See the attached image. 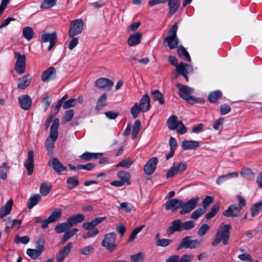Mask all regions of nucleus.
I'll return each mask as SVG.
<instances>
[{
    "label": "nucleus",
    "mask_w": 262,
    "mask_h": 262,
    "mask_svg": "<svg viewBox=\"0 0 262 262\" xmlns=\"http://www.w3.org/2000/svg\"><path fill=\"white\" fill-rule=\"evenodd\" d=\"M230 225L222 223L217 229L215 237L212 242V246H216L221 242L224 245H227L230 236Z\"/></svg>",
    "instance_id": "obj_1"
},
{
    "label": "nucleus",
    "mask_w": 262,
    "mask_h": 262,
    "mask_svg": "<svg viewBox=\"0 0 262 262\" xmlns=\"http://www.w3.org/2000/svg\"><path fill=\"white\" fill-rule=\"evenodd\" d=\"M176 87L179 89L178 94L181 98L190 103L197 101L196 98L190 95L194 92L193 89L179 83L176 84Z\"/></svg>",
    "instance_id": "obj_2"
},
{
    "label": "nucleus",
    "mask_w": 262,
    "mask_h": 262,
    "mask_svg": "<svg viewBox=\"0 0 262 262\" xmlns=\"http://www.w3.org/2000/svg\"><path fill=\"white\" fill-rule=\"evenodd\" d=\"M116 234L115 232H112L105 234L102 241L101 246L112 252L116 248Z\"/></svg>",
    "instance_id": "obj_3"
},
{
    "label": "nucleus",
    "mask_w": 262,
    "mask_h": 262,
    "mask_svg": "<svg viewBox=\"0 0 262 262\" xmlns=\"http://www.w3.org/2000/svg\"><path fill=\"white\" fill-rule=\"evenodd\" d=\"M168 127L170 130H173L177 129L178 133L180 135H183L186 133L187 128L184 126L182 121H178L177 117L171 116L167 121Z\"/></svg>",
    "instance_id": "obj_4"
},
{
    "label": "nucleus",
    "mask_w": 262,
    "mask_h": 262,
    "mask_svg": "<svg viewBox=\"0 0 262 262\" xmlns=\"http://www.w3.org/2000/svg\"><path fill=\"white\" fill-rule=\"evenodd\" d=\"M83 27V21L81 19H75L71 23L69 31V35L70 37H74L81 33Z\"/></svg>",
    "instance_id": "obj_5"
},
{
    "label": "nucleus",
    "mask_w": 262,
    "mask_h": 262,
    "mask_svg": "<svg viewBox=\"0 0 262 262\" xmlns=\"http://www.w3.org/2000/svg\"><path fill=\"white\" fill-rule=\"evenodd\" d=\"M15 55L17 58V60L15 65V69L16 72L19 74L24 73L26 70V56L21 55L18 52H15Z\"/></svg>",
    "instance_id": "obj_6"
},
{
    "label": "nucleus",
    "mask_w": 262,
    "mask_h": 262,
    "mask_svg": "<svg viewBox=\"0 0 262 262\" xmlns=\"http://www.w3.org/2000/svg\"><path fill=\"white\" fill-rule=\"evenodd\" d=\"M199 198L198 197L193 198L188 201L186 203H184L182 200V204L181 205V214H185L190 212L192 210L196 205Z\"/></svg>",
    "instance_id": "obj_7"
},
{
    "label": "nucleus",
    "mask_w": 262,
    "mask_h": 262,
    "mask_svg": "<svg viewBox=\"0 0 262 262\" xmlns=\"http://www.w3.org/2000/svg\"><path fill=\"white\" fill-rule=\"evenodd\" d=\"M176 71L178 74L182 75L185 81L188 82L187 74L192 71V68L190 64L181 62L177 66Z\"/></svg>",
    "instance_id": "obj_8"
},
{
    "label": "nucleus",
    "mask_w": 262,
    "mask_h": 262,
    "mask_svg": "<svg viewBox=\"0 0 262 262\" xmlns=\"http://www.w3.org/2000/svg\"><path fill=\"white\" fill-rule=\"evenodd\" d=\"M34 153L33 151L32 150H29L28 153L27 159L24 163V166L27 169L28 175H31L33 172L34 166Z\"/></svg>",
    "instance_id": "obj_9"
},
{
    "label": "nucleus",
    "mask_w": 262,
    "mask_h": 262,
    "mask_svg": "<svg viewBox=\"0 0 262 262\" xmlns=\"http://www.w3.org/2000/svg\"><path fill=\"white\" fill-rule=\"evenodd\" d=\"M158 160L156 157L150 158L144 166V171L147 175H150L154 173L156 168Z\"/></svg>",
    "instance_id": "obj_10"
},
{
    "label": "nucleus",
    "mask_w": 262,
    "mask_h": 262,
    "mask_svg": "<svg viewBox=\"0 0 262 262\" xmlns=\"http://www.w3.org/2000/svg\"><path fill=\"white\" fill-rule=\"evenodd\" d=\"M72 248V243H69L61 250H60L56 255V260L58 262L62 261L70 254Z\"/></svg>",
    "instance_id": "obj_11"
},
{
    "label": "nucleus",
    "mask_w": 262,
    "mask_h": 262,
    "mask_svg": "<svg viewBox=\"0 0 262 262\" xmlns=\"http://www.w3.org/2000/svg\"><path fill=\"white\" fill-rule=\"evenodd\" d=\"M41 40L44 42H50V45L48 47V50H51L56 42V34L55 32H53L52 33H43L41 35Z\"/></svg>",
    "instance_id": "obj_12"
},
{
    "label": "nucleus",
    "mask_w": 262,
    "mask_h": 262,
    "mask_svg": "<svg viewBox=\"0 0 262 262\" xmlns=\"http://www.w3.org/2000/svg\"><path fill=\"white\" fill-rule=\"evenodd\" d=\"M50 165L58 174H60L61 172L67 170V167L64 166L56 158H53L50 160Z\"/></svg>",
    "instance_id": "obj_13"
},
{
    "label": "nucleus",
    "mask_w": 262,
    "mask_h": 262,
    "mask_svg": "<svg viewBox=\"0 0 262 262\" xmlns=\"http://www.w3.org/2000/svg\"><path fill=\"white\" fill-rule=\"evenodd\" d=\"M182 204V200L178 199H172L165 203V209L166 210H171L172 212H174L178 209L181 207Z\"/></svg>",
    "instance_id": "obj_14"
},
{
    "label": "nucleus",
    "mask_w": 262,
    "mask_h": 262,
    "mask_svg": "<svg viewBox=\"0 0 262 262\" xmlns=\"http://www.w3.org/2000/svg\"><path fill=\"white\" fill-rule=\"evenodd\" d=\"M241 210V207H238L237 205H231L224 211L223 215L227 217L237 216L240 214Z\"/></svg>",
    "instance_id": "obj_15"
},
{
    "label": "nucleus",
    "mask_w": 262,
    "mask_h": 262,
    "mask_svg": "<svg viewBox=\"0 0 262 262\" xmlns=\"http://www.w3.org/2000/svg\"><path fill=\"white\" fill-rule=\"evenodd\" d=\"M55 76L56 70L54 67H51L42 73L41 79L43 82H48L54 79Z\"/></svg>",
    "instance_id": "obj_16"
},
{
    "label": "nucleus",
    "mask_w": 262,
    "mask_h": 262,
    "mask_svg": "<svg viewBox=\"0 0 262 262\" xmlns=\"http://www.w3.org/2000/svg\"><path fill=\"white\" fill-rule=\"evenodd\" d=\"M113 84V81L106 78H99L95 82L96 86L102 89L110 90Z\"/></svg>",
    "instance_id": "obj_17"
},
{
    "label": "nucleus",
    "mask_w": 262,
    "mask_h": 262,
    "mask_svg": "<svg viewBox=\"0 0 262 262\" xmlns=\"http://www.w3.org/2000/svg\"><path fill=\"white\" fill-rule=\"evenodd\" d=\"M59 125V119L58 118L55 119L50 128V136L48 138H50L51 140L53 141L57 140L58 136V128Z\"/></svg>",
    "instance_id": "obj_18"
},
{
    "label": "nucleus",
    "mask_w": 262,
    "mask_h": 262,
    "mask_svg": "<svg viewBox=\"0 0 262 262\" xmlns=\"http://www.w3.org/2000/svg\"><path fill=\"white\" fill-rule=\"evenodd\" d=\"M18 101L20 106L24 110H28L32 104V99L28 95L20 96Z\"/></svg>",
    "instance_id": "obj_19"
},
{
    "label": "nucleus",
    "mask_w": 262,
    "mask_h": 262,
    "mask_svg": "<svg viewBox=\"0 0 262 262\" xmlns=\"http://www.w3.org/2000/svg\"><path fill=\"white\" fill-rule=\"evenodd\" d=\"M168 15L172 16L177 12L181 4V0H168Z\"/></svg>",
    "instance_id": "obj_20"
},
{
    "label": "nucleus",
    "mask_w": 262,
    "mask_h": 262,
    "mask_svg": "<svg viewBox=\"0 0 262 262\" xmlns=\"http://www.w3.org/2000/svg\"><path fill=\"white\" fill-rule=\"evenodd\" d=\"M182 222L180 220H176L172 222L171 225L167 230V234L169 235L174 232L182 231Z\"/></svg>",
    "instance_id": "obj_21"
},
{
    "label": "nucleus",
    "mask_w": 262,
    "mask_h": 262,
    "mask_svg": "<svg viewBox=\"0 0 262 262\" xmlns=\"http://www.w3.org/2000/svg\"><path fill=\"white\" fill-rule=\"evenodd\" d=\"M105 219V217H97L91 222H85L82 224V228L85 230H90L92 227H95L99 224L102 222Z\"/></svg>",
    "instance_id": "obj_22"
},
{
    "label": "nucleus",
    "mask_w": 262,
    "mask_h": 262,
    "mask_svg": "<svg viewBox=\"0 0 262 262\" xmlns=\"http://www.w3.org/2000/svg\"><path fill=\"white\" fill-rule=\"evenodd\" d=\"M139 106L143 113L147 112L150 107V98L147 94L144 95L141 99Z\"/></svg>",
    "instance_id": "obj_23"
},
{
    "label": "nucleus",
    "mask_w": 262,
    "mask_h": 262,
    "mask_svg": "<svg viewBox=\"0 0 262 262\" xmlns=\"http://www.w3.org/2000/svg\"><path fill=\"white\" fill-rule=\"evenodd\" d=\"M13 204V201L12 199L9 200L6 204L2 207L0 209V217L3 218L5 216L9 214L11 210Z\"/></svg>",
    "instance_id": "obj_24"
},
{
    "label": "nucleus",
    "mask_w": 262,
    "mask_h": 262,
    "mask_svg": "<svg viewBox=\"0 0 262 262\" xmlns=\"http://www.w3.org/2000/svg\"><path fill=\"white\" fill-rule=\"evenodd\" d=\"M85 219L84 215L79 213L69 217L67 220L70 227L82 222Z\"/></svg>",
    "instance_id": "obj_25"
},
{
    "label": "nucleus",
    "mask_w": 262,
    "mask_h": 262,
    "mask_svg": "<svg viewBox=\"0 0 262 262\" xmlns=\"http://www.w3.org/2000/svg\"><path fill=\"white\" fill-rule=\"evenodd\" d=\"M142 37V34L138 32L131 35L128 38L127 42L128 45L129 46L138 45L141 42Z\"/></svg>",
    "instance_id": "obj_26"
},
{
    "label": "nucleus",
    "mask_w": 262,
    "mask_h": 262,
    "mask_svg": "<svg viewBox=\"0 0 262 262\" xmlns=\"http://www.w3.org/2000/svg\"><path fill=\"white\" fill-rule=\"evenodd\" d=\"M31 80V77L29 75H25L22 78H19L17 80V87L18 89H25L30 84Z\"/></svg>",
    "instance_id": "obj_27"
},
{
    "label": "nucleus",
    "mask_w": 262,
    "mask_h": 262,
    "mask_svg": "<svg viewBox=\"0 0 262 262\" xmlns=\"http://www.w3.org/2000/svg\"><path fill=\"white\" fill-rule=\"evenodd\" d=\"M182 147L184 150L194 149L200 146L199 142L193 140H184L182 142Z\"/></svg>",
    "instance_id": "obj_28"
},
{
    "label": "nucleus",
    "mask_w": 262,
    "mask_h": 262,
    "mask_svg": "<svg viewBox=\"0 0 262 262\" xmlns=\"http://www.w3.org/2000/svg\"><path fill=\"white\" fill-rule=\"evenodd\" d=\"M117 176L124 184L128 185L130 184V174L128 171L125 170L119 171L118 172Z\"/></svg>",
    "instance_id": "obj_29"
},
{
    "label": "nucleus",
    "mask_w": 262,
    "mask_h": 262,
    "mask_svg": "<svg viewBox=\"0 0 262 262\" xmlns=\"http://www.w3.org/2000/svg\"><path fill=\"white\" fill-rule=\"evenodd\" d=\"M238 177V173L237 172H232L228 174L223 175L219 177L216 180V183L218 185H220L222 182L227 180L233 178H237Z\"/></svg>",
    "instance_id": "obj_30"
},
{
    "label": "nucleus",
    "mask_w": 262,
    "mask_h": 262,
    "mask_svg": "<svg viewBox=\"0 0 262 262\" xmlns=\"http://www.w3.org/2000/svg\"><path fill=\"white\" fill-rule=\"evenodd\" d=\"M240 173L245 179L248 181L253 180L255 178V174L251 169L248 168H243Z\"/></svg>",
    "instance_id": "obj_31"
},
{
    "label": "nucleus",
    "mask_w": 262,
    "mask_h": 262,
    "mask_svg": "<svg viewBox=\"0 0 262 262\" xmlns=\"http://www.w3.org/2000/svg\"><path fill=\"white\" fill-rule=\"evenodd\" d=\"M67 187L69 189H72L77 187L79 184V180L76 176H72L67 178Z\"/></svg>",
    "instance_id": "obj_32"
},
{
    "label": "nucleus",
    "mask_w": 262,
    "mask_h": 262,
    "mask_svg": "<svg viewBox=\"0 0 262 262\" xmlns=\"http://www.w3.org/2000/svg\"><path fill=\"white\" fill-rule=\"evenodd\" d=\"M107 94L103 93L97 100L96 110L100 111L102 110L106 104Z\"/></svg>",
    "instance_id": "obj_33"
},
{
    "label": "nucleus",
    "mask_w": 262,
    "mask_h": 262,
    "mask_svg": "<svg viewBox=\"0 0 262 262\" xmlns=\"http://www.w3.org/2000/svg\"><path fill=\"white\" fill-rule=\"evenodd\" d=\"M102 155V154L101 153L85 152L80 156V158L82 160L88 161L98 159Z\"/></svg>",
    "instance_id": "obj_34"
},
{
    "label": "nucleus",
    "mask_w": 262,
    "mask_h": 262,
    "mask_svg": "<svg viewBox=\"0 0 262 262\" xmlns=\"http://www.w3.org/2000/svg\"><path fill=\"white\" fill-rule=\"evenodd\" d=\"M62 212L60 208H56L48 217L51 222L54 223L57 221L61 216Z\"/></svg>",
    "instance_id": "obj_35"
},
{
    "label": "nucleus",
    "mask_w": 262,
    "mask_h": 262,
    "mask_svg": "<svg viewBox=\"0 0 262 262\" xmlns=\"http://www.w3.org/2000/svg\"><path fill=\"white\" fill-rule=\"evenodd\" d=\"M165 41L167 43V46L171 49H174L178 47L179 39L177 37L167 36L165 38Z\"/></svg>",
    "instance_id": "obj_36"
},
{
    "label": "nucleus",
    "mask_w": 262,
    "mask_h": 262,
    "mask_svg": "<svg viewBox=\"0 0 262 262\" xmlns=\"http://www.w3.org/2000/svg\"><path fill=\"white\" fill-rule=\"evenodd\" d=\"M262 209V200L252 205L251 208V214L253 217L257 216Z\"/></svg>",
    "instance_id": "obj_37"
},
{
    "label": "nucleus",
    "mask_w": 262,
    "mask_h": 262,
    "mask_svg": "<svg viewBox=\"0 0 262 262\" xmlns=\"http://www.w3.org/2000/svg\"><path fill=\"white\" fill-rule=\"evenodd\" d=\"M23 34L27 40H30L33 38L34 32L32 28L25 27L23 30Z\"/></svg>",
    "instance_id": "obj_38"
},
{
    "label": "nucleus",
    "mask_w": 262,
    "mask_h": 262,
    "mask_svg": "<svg viewBox=\"0 0 262 262\" xmlns=\"http://www.w3.org/2000/svg\"><path fill=\"white\" fill-rule=\"evenodd\" d=\"M179 55L185 61H190L191 59L188 52L183 47L180 46L177 50Z\"/></svg>",
    "instance_id": "obj_39"
},
{
    "label": "nucleus",
    "mask_w": 262,
    "mask_h": 262,
    "mask_svg": "<svg viewBox=\"0 0 262 262\" xmlns=\"http://www.w3.org/2000/svg\"><path fill=\"white\" fill-rule=\"evenodd\" d=\"M70 228L71 227L67 221L66 222L57 224L55 228V230L58 233H61Z\"/></svg>",
    "instance_id": "obj_40"
},
{
    "label": "nucleus",
    "mask_w": 262,
    "mask_h": 262,
    "mask_svg": "<svg viewBox=\"0 0 262 262\" xmlns=\"http://www.w3.org/2000/svg\"><path fill=\"white\" fill-rule=\"evenodd\" d=\"M26 253L32 259H35L41 255L42 252L36 249H28Z\"/></svg>",
    "instance_id": "obj_41"
},
{
    "label": "nucleus",
    "mask_w": 262,
    "mask_h": 262,
    "mask_svg": "<svg viewBox=\"0 0 262 262\" xmlns=\"http://www.w3.org/2000/svg\"><path fill=\"white\" fill-rule=\"evenodd\" d=\"M78 229L77 228H73L68 231L64 232L62 238V243H64L68 241L72 236H74L77 232Z\"/></svg>",
    "instance_id": "obj_42"
},
{
    "label": "nucleus",
    "mask_w": 262,
    "mask_h": 262,
    "mask_svg": "<svg viewBox=\"0 0 262 262\" xmlns=\"http://www.w3.org/2000/svg\"><path fill=\"white\" fill-rule=\"evenodd\" d=\"M145 227L144 225H141L136 228H135L130 233L129 238L128 242H133L135 240V239L137 237L138 234Z\"/></svg>",
    "instance_id": "obj_43"
},
{
    "label": "nucleus",
    "mask_w": 262,
    "mask_h": 262,
    "mask_svg": "<svg viewBox=\"0 0 262 262\" xmlns=\"http://www.w3.org/2000/svg\"><path fill=\"white\" fill-rule=\"evenodd\" d=\"M151 96L154 99L158 100L160 104H162L164 103V99L163 98L162 93L159 90H154L151 91Z\"/></svg>",
    "instance_id": "obj_44"
},
{
    "label": "nucleus",
    "mask_w": 262,
    "mask_h": 262,
    "mask_svg": "<svg viewBox=\"0 0 262 262\" xmlns=\"http://www.w3.org/2000/svg\"><path fill=\"white\" fill-rule=\"evenodd\" d=\"M41 197L39 194H35L32 196L28 201V208L32 209L40 200Z\"/></svg>",
    "instance_id": "obj_45"
},
{
    "label": "nucleus",
    "mask_w": 262,
    "mask_h": 262,
    "mask_svg": "<svg viewBox=\"0 0 262 262\" xmlns=\"http://www.w3.org/2000/svg\"><path fill=\"white\" fill-rule=\"evenodd\" d=\"M144 258L145 255L141 252L131 255L130 256V260L133 262H143Z\"/></svg>",
    "instance_id": "obj_46"
},
{
    "label": "nucleus",
    "mask_w": 262,
    "mask_h": 262,
    "mask_svg": "<svg viewBox=\"0 0 262 262\" xmlns=\"http://www.w3.org/2000/svg\"><path fill=\"white\" fill-rule=\"evenodd\" d=\"M132 209V205L127 202H123L118 207V210L120 212H129Z\"/></svg>",
    "instance_id": "obj_47"
},
{
    "label": "nucleus",
    "mask_w": 262,
    "mask_h": 262,
    "mask_svg": "<svg viewBox=\"0 0 262 262\" xmlns=\"http://www.w3.org/2000/svg\"><path fill=\"white\" fill-rule=\"evenodd\" d=\"M57 2V0H44L40 5V8L48 9L54 7Z\"/></svg>",
    "instance_id": "obj_48"
},
{
    "label": "nucleus",
    "mask_w": 262,
    "mask_h": 262,
    "mask_svg": "<svg viewBox=\"0 0 262 262\" xmlns=\"http://www.w3.org/2000/svg\"><path fill=\"white\" fill-rule=\"evenodd\" d=\"M141 108L139 106V103H135L130 108V113L134 119H136L140 112L141 111Z\"/></svg>",
    "instance_id": "obj_49"
},
{
    "label": "nucleus",
    "mask_w": 262,
    "mask_h": 262,
    "mask_svg": "<svg viewBox=\"0 0 262 262\" xmlns=\"http://www.w3.org/2000/svg\"><path fill=\"white\" fill-rule=\"evenodd\" d=\"M140 126L141 123L140 121H135L133 127V130L132 133V138L133 139H135L137 137V136L140 130Z\"/></svg>",
    "instance_id": "obj_50"
},
{
    "label": "nucleus",
    "mask_w": 262,
    "mask_h": 262,
    "mask_svg": "<svg viewBox=\"0 0 262 262\" xmlns=\"http://www.w3.org/2000/svg\"><path fill=\"white\" fill-rule=\"evenodd\" d=\"M222 95L220 91L217 90L211 92L208 96V99L211 102L216 101Z\"/></svg>",
    "instance_id": "obj_51"
},
{
    "label": "nucleus",
    "mask_w": 262,
    "mask_h": 262,
    "mask_svg": "<svg viewBox=\"0 0 262 262\" xmlns=\"http://www.w3.org/2000/svg\"><path fill=\"white\" fill-rule=\"evenodd\" d=\"M51 189V186L47 183H42L40 187V192L43 195H46L49 193Z\"/></svg>",
    "instance_id": "obj_52"
},
{
    "label": "nucleus",
    "mask_w": 262,
    "mask_h": 262,
    "mask_svg": "<svg viewBox=\"0 0 262 262\" xmlns=\"http://www.w3.org/2000/svg\"><path fill=\"white\" fill-rule=\"evenodd\" d=\"M88 230L86 234L83 235L84 239L95 237L99 233V230L95 227H92L91 229Z\"/></svg>",
    "instance_id": "obj_53"
},
{
    "label": "nucleus",
    "mask_w": 262,
    "mask_h": 262,
    "mask_svg": "<svg viewBox=\"0 0 262 262\" xmlns=\"http://www.w3.org/2000/svg\"><path fill=\"white\" fill-rule=\"evenodd\" d=\"M206 211L205 208H200L194 211L191 215V218L194 220H197Z\"/></svg>",
    "instance_id": "obj_54"
},
{
    "label": "nucleus",
    "mask_w": 262,
    "mask_h": 262,
    "mask_svg": "<svg viewBox=\"0 0 262 262\" xmlns=\"http://www.w3.org/2000/svg\"><path fill=\"white\" fill-rule=\"evenodd\" d=\"M190 237L189 236H186L183 238L177 249L179 250L182 248H188V246L190 245L189 243L190 242Z\"/></svg>",
    "instance_id": "obj_55"
},
{
    "label": "nucleus",
    "mask_w": 262,
    "mask_h": 262,
    "mask_svg": "<svg viewBox=\"0 0 262 262\" xmlns=\"http://www.w3.org/2000/svg\"><path fill=\"white\" fill-rule=\"evenodd\" d=\"M219 209V206L218 205H215L212 206L211 210L206 214V218L207 219H211L215 216L217 212Z\"/></svg>",
    "instance_id": "obj_56"
},
{
    "label": "nucleus",
    "mask_w": 262,
    "mask_h": 262,
    "mask_svg": "<svg viewBox=\"0 0 262 262\" xmlns=\"http://www.w3.org/2000/svg\"><path fill=\"white\" fill-rule=\"evenodd\" d=\"M94 248L91 245L87 246L80 249L81 254L87 256L94 252Z\"/></svg>",
    "instance_id": "obj_57"
},
{
    "label": "nucleus",
    "mask_w": 262,
    "mask_h": 262,
    "mask_svg": "<svg viewBox=\"0 0 262 262\" xmlns=\"http://www.w3.org/2000/svg\"><path fill=\"white\" fill-rule=\"evenodd\" d=\"M8 166L6 163H3L2 166L0 167V178L5 180L7 178V172L8 171Z\"/></svg>",
    "instance_id": "obj_58"
},
{
    "label": "nucleus",
    "mask_w": 262,
    "mask_h": 262,
    "mask_svg": "<svg viewBox=\"0 0 262 262\" xmlns=\"http://www.w3.org/2000/svg\"><path fill=\"white\" fill-rule=\"evenodd\" d=\"M76 104V99L75 98H71L69 99V100L66 101L63 105V108L64 110H67L68 108H69L71 107H73L75 106Z\"/></svg>",
    "instance_id": "obj_59"
},
{
    "label": "nucleus",
    "mask_w": 262,
    "mask_h": 262,
    "mask_svg": "<svg viewBox=\"0 0 262 262\" xmlns=\"http://www.w3.org/2000/svg\"><path fill=\"white\" fill-rule=\"evenodd\" d=\"M45 241L42 238H38L35 242L36 249L42 252L45 250Z\"/></svg>",
    "instance_id": "obj_60"
},
{
    "label": "nucleus",
    "mask_w": 262,
    "mask_h": 262,
    "mask_svg": "<svg viewBox=\"0 0 262 262\" xmlns=\"http://www.w3.org/2000/svg\"><path fill=\"white\" fill-rule=\"evenodd\" d=\"M55 141L51 140L50 138H47L46 143V147L48 151V154H51L52 153L53 148L54 146V142Z\"/></svg>",
    "instance_id": "obj_61"
},
{
    "label": "nucleus",
    "mask_w": 262,
    "mask_h": 262,
    "mask_svg": "<svg viewBox=\"0 0 262 262\" xmlns=\"http://www.w3.org/2000/svg\"><path fill=\"white\" fill-rule=\"evenodd\" d=\"M133 164V161L129 158L124 159L121 162L119 163L116 167H123L125 168H129Z\"/></svg>",
    "instance_id": "obj_62"
},
{
    "label": "nucleus",
    "mask_w": 262,
    "mask_h": 262,
    "mask_svg": "<svg viewBox=\"0 0 262 262\" xmlns=\"http://www.w3.org/2000/svg\"><path fill=\"white\" fill-rule=\"evenodd\" d=\"M182 230H189L194 227V223L192 221L182 222Z\"/></svg>",
    "instance_id": "obj_63"
},
{
    "label": "nucleus",
    "mask_w": 262,
    "mask_h": 262,
    "mask_svg": "<svg viewBox=\"0 0 262 262\" xmlns=\"http://www.w3.org/2000/svg\"><path fill=\"white\" fill-rule=\"evenodd\" d=\"M74 115V112L73 110H69L65 112L63 117V120L66 123L72 120Z\"/></svg>",
    "instance_id": "obj_64"
}]
</instances>
